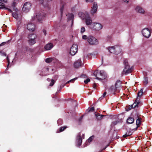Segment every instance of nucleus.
Masks as SVG:
<instances>
[{"label": "nucleus", "mask_w": 152, "mask_h": 152, "mask_svg": "<svg viewBox=\"0 0 152 152\" xmlns=\"http://www.w3.org/2000/svg\"><path fill=\"white\" fill-rule=\"evenodd\" d=\"M15 12H13L12 13V16L14 18H15L16 19H17V18L18 17V15L17 13H16V12H17V11L16 12L15 11Z\"/></svg>", "instance_id": "nucleus-29"}, {"label": "nucleus", "mask_w": 152, "mask_h": 152, "mask_svg": "<svg viewBox=\"0 0 152 152\" xmlns=\"http://www.w3.org/2000/svg\"><path fill=\"white\" fill-rule=\"evenodd\" d=\"M66 16L68 17V20H72V25L73 24V19L74 18V16L73 15L72 13L68 14L66 15Z\"/></svg>", "instance_id": "nucleus-22"}, {"label": "nucleus", "mask_w": 152, "mask_h": 152, "mask_svg": "<svg viewBox=\"0 0 152 152\" xmlns=\"http://www.w3.org/2000/svg\"><path fill=\"white\" fill-rule=\"evenodd\" d=\"M64 5L62 6L61 7L60 9V12L61 13V16L62 15L63 11V10H64Z\"/></svg>", "instance_id": "nucleus-38"}, {"label": "nucleus", "mask_w": 152, "mask_h": 152, "mask_svg": "<svg viewBox=\"0 0 152 152\" xmlns=\"http://www.w3.org/2000/svg\"><path fill=\"white\" fill-rule=\"evenodd\" d=\"M148 83V79L147 77H145L144 78V83L145 85H146Z\"/></svg>", "instance_id": "nucleus-33"}, {"label": "nucleus", "mask_w": 152, "mask_h": 152, "mask_svg": "<svg viewBox=\"0 0 152 152\" xmlns=\"http://www.w3.org/2000/svg\"><path fill=\"white\" fill-rule=\"evenodd\" d=\"M78 46L76 44H74L71 47L70 53L72 55H74L77 52V51Z\"/></svg>", "instance_id": "nucleus-12"}, {"label": "nucleus", "mask_w": 152, "mask_h": 152, "mask_svg": "<svg viewBox=\"0 0 152 152\" xmlns=\"http://www.w3.org/2000/svg\"><path fill=\"white\" fill-rule=\"evenodd\" d=\"M118 122L117 121H114L112 123V126L115 125L117 124Z\"/></svg>", "instance_id": "nucleus-42"}, {"label": "nucleus", "mask_w": 152, "mask_h": 152, "mask_svg": "<svg viewBox=\"0 0 152 152\" xmlns=\"http://www.w3.org/2000/svg\"><path fill=\"white\" fill-rule=\"evenodd\" d=\"M64 86H61V88H63L64 87Z\"/></svg>", "instance_id": "nucleus-55"}, {"label": "nucleus", "mask_w": 152, "mask_h": 152, "mask_svg": "<svg viewBox=\"0 0 152 152\" xmlns=\"http://www.w3.org/2000/svg\"><path fill=\"white\" fill-rule=\"evenodd\" d=\"M54 83H55L54 80L53 79H52L51 80V82L50 84V86H53V85Z\"/></svg>", "instance_id": "nucleus-39"}, {"label": "nucleus", "mask_w": 152, "mask_h": 152, "mask_svg": "<svg viewBox=\"0 0 152 152\" xmlns=\"http://www.w3.org/2000/svg\"><path fill=\"white\" fill-rule=\"evenodd\" d=\"M43 32L44 35H46V31L45 30L43 29Z\"/></svg>", "instance_id": "nucleus-43"}, {"label": "nucleus", "mask_w": 152, "mask_h": 152, "mask_svg": "<svg viewBox=\"0 0 152 152\" xmlns=\"http://www.w3.org/2000/svg\"><path fill=\"white\" fill-rule=\"evenodd\" d=\"M86 13L87 12H86L84 14L82 12H80L78 13V15L82 19H84L85 18V15Z\"/></svg>", "instance_id": "nucleus-24"}, {"label": "nucleus", "mask_w": 152, "mask_h": 152, "mask_svg": "<svg viewBox=\"0 0 152 152\" xmlns=\"http://www.w3.org/2000/svg\"><path fill=\"white\" fill-rule=\"evenodd\" d=\"M95 116L96 117L97 119L98 120H100L103 117L105 116L103 115H100L99 114H95Z\"/></svg>", "instance_id": "nucleus-25"}, {"label": "nucleus", "mask_w": 152, "mask_h": 152, "mask_svg": "<svg viewBox=\"0 0 152 152\" xmlns=\"http://www.w3.org/2000/svg\"><path fill=\"white\" fill-rule=\"evenodd\" d=\"M77 79V77H75L74 79H72L69 80V81H67L66 83V84L69 83L70 82H73L74 81H75Z\"/></svg>", "instance_id": "nucleus-35"}, {"label": "nucleus", "mask_w": 152, "mask_h": 152, "mask_svg": "<svg viewBox=\"0 0 152 152\" xmlns=\"http://www.w3.org/2000/svg\"><path fill=\"white\" fill-rule=\"evenodd\" d=\"M132 134V133L131 132H129L126 133L124 135L123 137H126L129 135Z\"/></svg>", "instance_id": "nucleus-30"}, {"label": "nucleus", "mask_w": 152, "mask_h": 152, "mask_svg": "<svg viewBox=\"0 0 152 152\" xmlns=\"http://www.w3.org/2000/svg\"><path fill=\"white\" fill-rule=\"evenodd\" d=\"M27 28L29 31H33L34 30V25L31 23H29L27 25Z\"/></svg>", "instance_id": "nucleus-16"}, {"label": "nucleus", "mask_w": 152, "mask_h": 152, "mask_svg": "<svg viewBox=\"0 0 152 152\" xmlns=\"http://www.w3.org/2000/svg\"><path fill=\"white\" fill-rule=\"evenodd\" d=\"M49 68L48 67H46L45 69V70L46 71H47V72L49 71Z\"/></svg>", "instance_id": "nucleus-48"}, {"label": "nucleus", "mask_w": 152, "mask_h": 152, "mask_svg": "<svg viewBox=\"0 0 152 152\" xmlns=\"http://www.w3.org/2000/svg\"><path fill=\"white\" fill-rule=\"evenodd\" d=\"M96 86L95 84H94V85H93V87H94V88H95V87H96Z\"/></svg>", "instance_id": "nucleus-53"}, {"label": "nucleus", "mask_w": 152, "mask_h": 152, "mask_svg": "<svg viewBox=\"0 0 152 152\" xmlns=\"http://www.w3.org/2000/svg\"><path fill=\"white\" fill-rule=\"evenodd\" d=\"M124 68L123 70V72L125 75L131 72L133 70V67L132 66L130 67L129 64L127 60H125L124 62Z\"/></svg>", "instance_id": "nucleus-2"}, {"label": "nucleus", "mask_w": 152, "mask_h": 152, "mask_svg": "<svg viewBox=\"0 0 152 152\" xmlns=\"http://www.w3.org/2000/svg\"><path fill=\"white\" fill-rule=\"evenodd\" d=\"M90 81V80L89 78L87 79L86 80H85L84 81V82L85 83L87 84V83L88 82H89Z\"/></svg>", "instance_id": "nucleus-41"}, {"label": "nucleus", "mask_w": 152, "mask_h": 152, "mask_svg": "<svg viewBox=\"0 0 152 152\" xmlns=\"http://www.w3.org/2000/svg\"><path fill=\"white\" fill-rule=\"evenodd\" d=\"M83 116H82L80 118V120H81V119H82V118H83Z\"/></svg>", "instance_id": "nucleus-54"}, {"label": "nucleus", "mask_w": 152, "mask_h": 152, "mask_svg": "<svg viewBox=\"0 0 152 152\" xmlns=\"http://www.w3.org/2000/svg\"><path fill=\"white\" fill-rule=\"evenodd\" d=\"M134 122V119L132 118H129L127 120V122L129 124H132Z\"/></svg>", "instance_id": "nucleus-26"}, {"label": "nucleus", "mask_w": 152, "mask_h": 152, "mask_svg": "<svg viewBox=\"0 0 152 152\" xmlns=\"http://www.w3.org/2000/svg\"><path fill=\"white\" fill-rule=\"evenodd\" d=\"M141 120L139 118L136 120V125L137 126V128L140 126V125L141 123Z\"/></svg>", "instance_id": "nucleus-27"}, {"label": "nucleus", "mask_w": 152, "mask_h": 152, "mask_svg": "<svg viewBox=\"0 0 152 152\" xmlns=\"http://www.w3.org/2000/svg\"><path fill=\"white\" fill-rule=\"evenodd\" d=\"M82 37L83 39H87L88 40V37L86 35H83L82 36Z\"/></svg>", "instance_id": "nucleus-40"}, {"label": "nucleus", "mask_w": 152, "mask_h": 152, "mask_svg": "<svg viewBox=\"0 0 152 152\" xmlns=\"http://www.w3.org/2000/svg\"><path fill=\"white\" fill-rule=\"evenodd\" d=\"M117 89L114 86H113L110 88L109 91L112 94H114Z\"/></svg>", "instance_id": "nucleus-21"}, {"label": "nucleus", "mask_w": 152, "mask_h": 152, "mask_svg": "<svg viewBox=\"0 0 152 152\" xmlns=\"http://www.w3.org/2000/svg\"><path fill=\"white\" fill-rule=\"evenodd\" d=\"M44 0H39V1L40 2V3L42 4H43Z\"/></svg>", "instance_id": "nucleus-47"}, {"label": "nucleus", "mask_w": 152, "mask_h": 152, "mask_svg": "<svg viewBox=\"0 0 152 152\" xmlns=\"http://www.w3.org/2000/svg\"><path fill=\"white\" fill-rule=\"evenodd\" d=\"M84 134L81 133H79L77 134L76 140V144L77 146H80L82 143V139H84Z\"/></svg>", "instance_id": "nucleus-6"}, {"label": "nucleus", "mask_w": 152, "mask_h": 152, "mask_svg": "<svg viewBox=\"0 0 152 152\" xmlns=\"http://www.w3.org/2000/svg\"><path fill=\"white\" fill-rule=\"evenodd\" d=\"M44 15L42 12H39L37 13L36 16L34 15L32 17V20H36L38 21H41L42 18L44 17Z\"/></svg>", "instance_id": "nucleus-9"}, {"label": "nucleus", "mask_w": 152, "mask_h": 152, "mask_svg": "<svg viewBox=\"0 0 152 152\" xmlns=\"http://www.w3.org/2000/svg\"><path fill=\"white\" fill-rule=\"evenodd\" d=\"M94 107H92L91 108H88V109L86 111L88 112H93L94 111Z\"/></svg>", "instance_id": "nucleus-32"}, {"label": "nucleus", "mask_w": 152, "mask_h": 152, "mask_svg": "<svg viewBox=\"0 0 152 152\" xmlns=\"http://www.w3.org/2000/svg\"><path fill=\"white\" fill-rule=\"evenodd\" d=\"M67 128V126H64L63 127H61L59 129V131H57V132L59 133L60 132H61L63 131L64 129H66Z\"/></svg>", "instance_id": "nucleus-28"}, {"label": "nucleus", "mask_w": 152, "mask_h": 152, "mask_svg": "<svg viewBox=\"0 0 152 152\" xmlns=\"http://www.w3.org/2000/svg\"><path fill=\"white\" fill-rule=\"evenodd\" d=\"M7 0H0V9H6L10 12H12L11 9L5 7L4 4L2 3V2L6 3L7 2Z\"/></svg>", "instance_id": "nucleus-14"}, {"label": "nucleus", "mask_w": 152, "mask_h": 152, "mask_svg": "<svg viewBox=\"0 0 152 152\" xmlns=\"http://www.w3.org/2000/svg\"><path fill=\"white\" fill-rule=\"evenodd\" d=\"M121 81L118 80L116 81L115 85L114 86L118 89L121 87Z\"/></svg>", "instance_id": "nucleus-23"}, {"label": "nucleus", "mask_w": 152, "mask_h": 152, "mask_svg": "<svg viewBox=\"0 0 152 152\" xmlns=\"http://www.w3.org/2000/svg\"><path fill=\"white\" fill-rule=\"evenodd\" d=\"M63 123L62 120L61 119H59L57 121V124L58 125H61Z\"/></svg>", "instance_id": "nucleus-34"}, {"label": "nucleus", "mask_w": 152, "mask_h": 152, "mask_svg": "<svg viewBox=\"0 0 152 152\" xmlns=\"http://www.w3.org/2000/svg\"><path fill=\"white\" fill-rule=\"evenodd\" d=\"M1 54L2 56H6V54L4 53V52L1 53Z\"/></svg>", "instance_id": "nucleus-45"}, {"label": "nucleus", "mask_w": 152, "mask_h": 152, "mask_svg": "<svg viewBox=\"0 0 152 152\" xmlns=\"http://www.w3.org/2000/svg\"><path fill=\"white\" fill-rule=\"evenodd\" d=\"M136 11L140 13L143 14L144 13L145 11L141 7L139 6H137L135 9Z\"/></svg>", "instance_id": "nucleus-18"}, {"label": "nucleus", "mask_w": 152, "mask_h": 152, "mask_svg": "<svg viewBox=\"0 0 152 152\" xmlns=\"http://www.w3.org/2000/svg\"><path fill=\"white\" fill-rule=\"evenodd\" d=\"M143 36L146 38H148L151 36V33L148 28H145L142 31Z\"/></svg>", "instance_id": "nucleus-11"}, {"label": "nucleus", "mask_w": 152, "mask_h": 152, "mask_svg": "<svg viewBox=\"0 0 152 152\" xmlns=\"http://www.w3.org/2000/svg\"><path fill=\"white\" fill-rule=\"evenodd\" d=\"M45 75H43V76H45Z\"/></svg>", "instance_id": "nucleus-56"}, {"label": "nucleus", "mask_w": 152, "mask_h": 152, "mask_svg": "<svg viewBox=\"0 0 152 152\" xmlns=\"http://www.w3.org/2000/svg\"><path fill=\"white\" fill-rule=\"evenodd\" d=\"M31 4L30 2H26L23 5L22 11L25 13H27L29 11L31 8Z\"/></svg>", "instance_id": "nucleus-7"}, {"label": "nucleus", "mask_w": 152, "mask_h": 152, "mask_svg": "<svg viewBox=\"0 0 152 152\" xmlns=\"http://www.w3.org/2000/svg\"><path fill=\"white\" fill-rule=\"evenodd\" d=\"M87 41L91 45H96L98 43L97 39L94 37L91 36L88 37Z\"/></svg>", "instance_id": "nucleus-8"}, {"label": "nucleus", "mask_w": 152, "mask_h": 152, "mask_svg": "<svg viewBox=\"0 0 152 152\" xmlns=\"http://www.w3.org/2000/svg\"><path fill=\"white\" fill-rule=\"evenodd\" d=\"M28 42L30 45H32L36 42L37 36L35 34H31L28 35Z\"/></svg>", "instance_id": "nucleus-5"}, {"label": "nucleus", "mask_w": 152, "mask_h": 152, "mask_svg": "<svg viewBox=\"0 0 152 152\" xmlns=\"http://www.w3.org/2000/svg\"><path fill=\"white\" fill-rule=\"evenodd\" d=\"M94 138V136H93L90 137L88 140V142H91L93 140Z\"/></svg>", "instance_id": "nucleus-37"}, {"label": "nucleus", "mask_w": 152, "mask_h": 152, "mask_svg": "<svg viewBox=\"0 0 152 152\" xmlns=\"http://www.w3.org/2000/svg\"><path fill=\"white\" fill-rule=\"evenodd\" d=\"M124 1L126 2H128L129 1V0H124Z\"/></svg>", "instance_id": "nucleus-52"}, {"label": "nucleus", "mask_w": 152, "mask_h": 152, "mask_svg": "<svg viewBox=\"0 0 152 152\" xmlns=\"http://www.w3.org/2000/svg\"><path fill=\"white\" fill-rule=\"evenodd\" d=\"M97 4L96 2H94V6H93L91 10V13L92 14H94L97 11Z\"/></svg>", "instance_id": "nucleus-17"}, {"label": "nucleus", "mask_w": 152, "mask_h": 152, "mask_svg": "<svg viewBox=\"0 0 152 152\" xmlns=\"http://www.w3.org/2000/svg\"><path fill=\"white\" fill-rule=\"evenodd\" d=\"M94 75L96 79L99 80L104 79L107 77L106 73L103 70L95 71L94 73Z\"/></svg>", "instance_id": "nucleus-1"}, {"label": "nucleus", "mask_w": 152, "mask_h": 152, "mask_svg": "<svg viewBox=\"0 0 152 152\" xmlns=\"http://www.w3.org/2000/svg\"><path fill=\"white\" fill-rule=\"evenodd\" d=\"M19 0H14L12 3V4L10 8L12 9V11H15L16 12L18 10V9L16 7V4Z\"/></svg>", "instance_id": "nucleus-15"}, {"label": "nucleus", "mask_w": 152, "mask_h": 152, "mask_svg": "<svg viewBox=\"0 0 152 152\" xmlns=\"http://www.w3.org/2000/svg\"><path fill=\"white\" fill-rule=\"evenodd\" d=\"M12 63H13V61H12Z\"/></svg>", "instance_id": "nucleus-57"}, {"label": "nucleus", "mask_w": 152, "mask_h": 152, "mask_svg": "<svg viewBox=\"0 0 152 152\" xmlns=\"http://www.w3.org/2000/svg\"><path fill=\"white\" fill-rule=\"evenodd\" d=\"M53 60V58H48L46 59L45 61L47 63H49L51 62Z\"/></svg>", "instance_id": "nucleus-31"}, {"label": "nucleus", "mask_w": 152, "mask_h": 152, "mask_svg": "<svg viewBox=\"0 0 152 152\" xmlns=\"http://www.w3.org/2000/svg\"><path fill=\"white\" fill-rule=\"evenodd\" d=\"M85 31V28L84 27H82L80 29V33L83 34Z\"/></svg>", "instance_id": "nucleus-36"}, {"label": "nucleus", "mask_w": 152, "mask_h": 152, "mask_svg": "<svg viewBox=\"0 0 152 152\" xmlns=\"http://www.w3.org/2000/svg\"><path fill=\"white\" fill-rule=\"evenodd\" d=\"M7 61H8V66H7V67H8V66L9 65V63H10V61H9V58L8 57H7Z\"/></svg>", "instance_id": "nucleus-46"}, {"label": "nucleus", "mask_w": 152, "mask_h": 152, "mask_svg": "<svg viewBox=\"0 0 152 152\" xmlns=\"http://www.w3.org/2000/svg\"><path fill=\"white\" fill-rule=\"evenodd\" d=\"M86 2H92L93 1V0H86Z\"/></svg>", "instance_id": "nucleus-44"}, {"label": "nucleus", "mask_w": 152, "mask_h": 152, "mask_svg": "<svg viewBox=\"0 0 152 152\" xmlns=\"http://www.w3.org/2000/svg\"><path fill=\"white\" fill-rule=\"evenodd\" d=\"M5 43V42H3L0 44V46L4 45Z\"/></svg>", "instance_id": "nucleus-51"}, {"label": "nucleus", "mask_w": 152, "mask_h": 152, "mask_svg": "<svg viewBox=\"0 0 152 152\" xmlns=\"http://www.w3.org/2000/svg\"><path fill=\"white\" fill-rule=\"evenodd\" d=\"M143 89H141L137 94V97L136 99L135 102L132 105V107L135 108L136 107H138V105L140 103V99L141 96L142 94Z\"/></svg>", "instance_id": "nucleus-4"}, {"label": "nucleus", "mask_w": 152, "mask_h": 152, "mask_svg": "<svg viewBox=\"0 0 152 152\" xmlns=\"http://www.w3.org/2000/svg\"><path fill=\"white\" fill-rule=\"evenodd\" d=\"M53 47V43H50L46 44L45 46V49L46 50L51 49Z\"/></svg>", "instance_id": "nucleus-19"}, {"label": "nucleus", "mask_w": 152, "mask_h": 152, "mask_svg": "<svg viewBox=\"0 0 152 152\" xmlns=\"http://www.w3.org/2000/svg\"><path fill=\"white\" fill-rule=\"evenodd\" d=\"M86 23L87 25H90V27L91 28L92 24L94 23L92 22L91 18L89 17V15L88 13H86L85 15V18Z\"/></svg>", "instance_id": "nucleus-10"}, {"label": "nucleus", "mask_w": 152, "mask_h": 152, "mask_svg": "<svg viewBox=\"0 0 152 152\" xmlns=\"http://www.w3.org/2000/svg\"><path fill=\"white\" fill-rule=\"evenodd\" d=\"M81 59H78L75 63L74 66L75 68H78L81 66Z\"/></svg>", "instance_id": "nucleus-20"}, {"label": "nucleus", "mask_w": 152, "mask_h": 152, "mask_svg": "<svg viewBox=\"0 0 152 152\" xmlns=\"http://www.w3.org/2000/svg\"><path fill=\"white\" fill-rule=\"evenodd\" d=\"M19 28H20L19 26H17V30H16V31L17 32H18V30H19Z\"/></svg>", "instance_id": "nucleus-49"}, {"label": "nucleus", "mask_w": 152, "mask_h": 152, "mask_svg": "<svg viewBox=\"0 0 152 152\" xmlns=\"http://www.w3.org/2000/svg\"><path fill=\"white\" fill-rule=\"evenodd\" d=\"M92 26L91 27V28L96 30H100L102 27V25L98 23H94L92 24Z\"/></svg>", "instance_id": "nucleus-13"}, {"label": "nucleus", "mask_w": 152, "mask_h": 152, "mask_svg": "<svg viewBox=\"0 0 152 152\" xmlns=\"http://www.w3.org/2000/svg\"><path fill=\"white\" fill-rule=\"evenodd\" d=\"M109 52L115 54H118L121 51L120 47L118 45H115L108 48Z\"/></svg>", "instance_id": "nucleus-3"}, {"label": "nucleus", "mask_w": 152, "mask_h": 152, "mask_svg": "<svg viewBox=\"0 0 152 152\" xmlns=\"http://www.w3.org/2000/svg\"><path fill=\"white\" fill-rule=\"evenodd\" d=\"M106 94V92H104L103 95V96L104 97Z\"/></svg>", "instance_id": "nucleus-50"}]
</instances>
